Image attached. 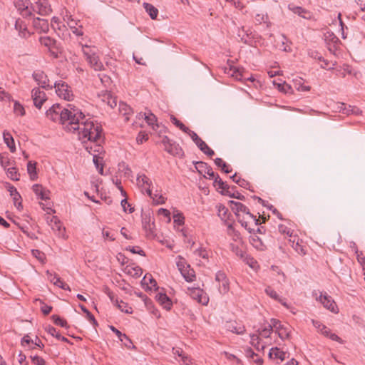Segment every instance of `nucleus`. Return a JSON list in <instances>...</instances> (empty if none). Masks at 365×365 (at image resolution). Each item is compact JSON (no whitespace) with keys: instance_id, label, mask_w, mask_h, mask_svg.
<instances>
[{"instance_id":"nucleus-1","label":"nucleus","mask_w":365,"mask_h":365,"mask_svg":"<svg viewBox=\"0 0 365 365\" xmlns=\"http://www.w3.org/2000/svg\"><path fill=\"white\" fill-rule=\"evenodd\" d=\"M46 115L52 121L61 123L68 131H78L83 140L98 136L93 121L86 118L81 110L73 104H67L64 108L58 103L53 104L46 110Z\"/></svg>"},{"instance_id":"nucleus-2","label":"nucleus","mask_w":365,"mask_h":365,"mask_svg":"<svg viewBox=\"0 0 365 365\" xmlns=\"http://www.w3.org/2000/svg\"><path fill=\"white\" fill-rule=\"evenodd\" d=\"M93 125L95 127V129L96 128V132H98V137L95 138L87 139L85 140H83V139H81L80 138V133L78 131H76L78 135V139L82 142L83 144H84L85 149L91 154V155H96V153L101 154L103 152V147L101 145V143L102 142V128L101 125L98 123H94Z\"/></svg>"},{"instance_id":"nucleus-3","label":"nucleus","mask_w":365,"mask_h":365,"mask_svg":"<svg viewBox=\"0 0 365 365\" xmlns=\"http://www.w3.org/2000/svg\"><path fill=\"white\" fill-rule=\"evenodd\" d=\"M81 50L86 61L93 70L100 71L103 69V64L100 61L99 56L97 55L94 48L83 45Z\"/></svg>"},{"instance_id":"nucleus-4","label":"nucleus","mask_w":365,"mask_h":365,"mask_svg":"<svg viewBox=\"0 0 365 365\" xmlns=\"http://www.w3.org/2000/svg\"><path fill=\"white\" fill-rule=\"evenodd\" d=\"M56 88V94L61 98L71 101L73 100V92L71 87L64 81H56L53 86Z\"/></svg>"},{"instance_id":"nucleus-5","label":"nucleus","mask_w":365,"mask_h":365,"mask_svg":"<svg viewBox=\"0 0 365 365\" xmlns=\"http://www.w3.org/2000/svg\"><path fill=\"white\" fill-rule=\"evenodd\" d=\"M162 144L164 146L165 150L169 154L178 157L183 156V151L181 147L175 142L171 140L168 136L163 137Z\"/></svg>"},{"instance_id":"nucleus-6","label":"nucleus","mask_w":365,"mask_h":365,"mask_svg":"<svg viewBox=\"0 0 365 365\" xmlns=\"http://www.w3.org/2000/svg\"><path fill=\"white\" fill-rule=\"evenodd\" d=\"M237 220L243 227L248 230L250 233H252L255 231L254 229L249 226L250 221H253L256 226L260 224L259 220L257 219L253 214H252L249 210L247 212L237 217Z\"/></svg>"},{"instance_id":"nucleus-7","label":"nucleus","mask_w":365,"mask_h":365,"mask_svg":"<svg viewBox=\"0 0 365 365\" xmlns=\"http://www.w3.org/2000/svg\"><path fill=\"white\" fill-rule=\"evenodd\" d=\"M313 326L319 331L322 335L329 338L333 341H336L340 344H343L344 341L338 336L336 334L331 333V330L327 327L324 324L317 320L312 321Z\"/></svg>"},{"instance_id":"nucleus-8","label":"nucleus","mask_w":365,"mask_h":365,"mask_svg":"<svg viewBox=\"0 0 365 365\" xmlns=\"http://www.w3.org/2000/svg\"><path fill=\"white\" fill-rule=\"evenodd\" d=\"M187 293L191 298L196 300L198 303L202 305H207L208 304L209 298L203 289L199 287H188Z\"/></svg>"},{"instance_id":"nucleus-9","label":"nucleus","mask_w":365,"mask_h":365,"mask_svg":"<svg viewBox=\"0 0 365 365\" xmlns=\"http://www.w3.org/2000/svg\"><path fill=\"white\" fill-rule=\"evenodd\" d=\"M316 299L323 304L324 308L333 313H338L339 310L335 302L327 293H320L319 296L316 297Z\"/></svg>"},{"instance_id":"nucleus-10","label":"nucleus","mask_w":365,"mask_h":365,"mask_svg":"<svg viewBox=\"0 0 365 365\" xmlns=\"http://www.w3.org/2000/svg\"><path fill=\"white\" fill-rule=\"evenodd\" d=\"M32 11L39 15L46 16L51 12V8L48 0H38L34 5H31V11Z\"/></svg>"},{"instance_id":"nucleus-11","label":"nucleus","mask_w":365,"mask_h":365,"mask_svg":"<svg viewBox=\"0 0 365 365\" xmlns=\"http://www.w3.org/2000/svg\"><path fill=\"white\" fill-rule=\"evenodd\" d=\"M33 78L34 81L39 85L41 88L45 89H51L53 88V86L49 85V79L48 78L47 75L42 71H35L32 74Z\"/></svg>"},{"instance_id":"nucleus-12","label":"nucleus","mask_w":365,"mask_h":365,"mask_svg":"<svg viewBox=\"0 0 365 365\" xmlns=\"http://www.w3.org/2000/svg\"><path fill=\"white\" fill-rule=\"evenodd\" d=\"M137 184L143 190H145L150 197H152V190L150 189L152 181L145 174H138L137 177Z\"/></svg>"},{"instance_id":"nucleus-13","label":"nucleus","mask_w":365,"mask_h":365,"mask_svg":"<svg viewBox=\"0 0 365 365\" xmlns=\"http://www.w3.org/2000/svg\"><path fill=\"white\" fill-rule=\"evenodd\" d=\"M29 0H16L15 6L19 11L23 17H28L32 15L31 6Z\"/></svg>"},{"instance_id":"nucleus-14","label":"nucleus","mask_w":365,"mask_h":365,"mask_svg":"<svg viewBox=\"0 0 365 365\" xmlns=\"http://www.w3.org/2000/svg\"><path fill=\"white\" fill-rule=\"evenodd\" d=\"M31 97L34 101V106L41 108L43 103L46 101V93L41 91L38 88H34L31 91Z\"/></svg>"},{"instance_id":"nucleus-15","label":"nucleus","mask_w":365,"mask_h":365,"mask_svg":"<svg viewBox=\"0 0 365 365\" xmlns=\"http://www.w3.org/2000/svg\"><path fill=\"white\" fill-rule=\"evenodd\" d=\"M194 163L196 170L200 174L203 175L204 176L207 174L209 176V179H213L215 177V173L207 163L202 161L195 162Z\"/></svg>"},{"instance_id":"nucleus-16","label":"nucleus","mask_w":365,"mask_h":365,"mask_svg":"<svg viewBox=\"0 0 365 365\" xmlns=\"http://www.w3.org/2000/svg\"><path fill=\"white\" fill-rule=\"evenodd\" d=\"M225 327L227 330L237 334H242L245 331V327L241 323L236 321L227 322L225 324Z\"/></svg>"},{"instance_id":"nucleus-17","label":"nucleus","mask_w":365,"mask_h":365,"mask_svg":"<svg viewBox=\"0 0 365 365\" xmlns=\"http://www.w3.org/2000/svg\"><path fill=\"white\" fill-rule=\"evenodd\" d=\"M34 192L36 194L38 199L46 200L49 199V190L44 188L41 185L35 184L32 187Z\"/></svg>"},{"instance_id":"nucleus-18","label":"nucleus","mask_w":365,"mask_h":365,"mask_svg":"<svg viewBox=\"0 0 365 365\" xmlns=\"http://www.w3.org/2000/svg\"><path fill=\"white\" fill-rule=\"evenodd\" d=\"M48 222L51 229L56 232L59 237L63 236L65 229L63 227L62 228L61 222L56 216H52L49 219Z\"/></svg>"},{"instance_id":"nucleus-19","label":"nucleus","mask_w":365,"mask_h":365,"mask_svg":"<svg viewBox=\"0 0 365 365\" xmlns=\"http://www.w3.org/2000/svg\"><path fill=\"white\" fill-rule=\"evenodd\" d=\"M289 9L293 11V13H294L295 14H297L298 16L302 17L303 19H311L312 18V12L302 7L289 4Z\"/></svg>"},{"instance_id":"nucleus-20","label":"nucleus","mask_w":365,"mask_h":365,"mask_svg":"<svg viewBox=\"0 0 365 365\" xmlns=\"http://www.w3.org/2000/svg\"><path fill=\"white\" fill-rule=\"evenodd\" d=\"M34 28L40 32L47 33L49 30V24L46 19L41 18H34L33 20Z\"/></svg>"},{"instance_id":"nucleus-21","label":"nucleus","mask_w":365,"mask_h":365,"mask_svg":"<svg viewBox=\"0 0 365 365\" xmlns=\"http://www.w3.org/2000/svg\"><path fill=\"white\" fill-rule=\"evenodd\" d=\"M155 299L164 309L167 310L171 309L173 305L172 301L165 293L158 292L155 296Z\"/></svg>"},{"instance_id":"nucleus-22","label":"nucleus","mask_w":365,"mask_h":365,"mask_svg":"<svg viewBox=\"0 0 365 365\" xmlns=\"http://www.w3.org/2000/svg\"><path fill=\"white\" fill-rule=\"evenodd\" d=\"M142 225L143 229L147 232V235H151L153 234V227L154 223H151V217L150 214L144 213L142 215Z\"/></svg>"},{"instance_id":"nucleus-23","label":"nucleus","mask_w":365,"mask_h":365,"mask_svg":"<svg viewBox=\"0 0 365 365\" xmlns=\"http://www.w3.org/2000/svg\"><path fill=\"white\" fill-rule=\"evenodd\" d=\"M230 202L231 209L235 212V215L237 216V218L242 214H244L245 212H247V210H249L245 205H243L241 202L232 200H231Z\"/></svg>"},{"instance_id":"nucleus-24","label":"nucleus","mask_w":365,"mask_h":365,"mask_svg":"<svg viewBox=\"0 0 365 365\" xmlns=\"http://www.w3.org/2000/svg\"><path fill=\"white\" fill-rule=\"evenodd\" d=\"M143 115L145 120L148 124V125L151 126L153 130H157V129L159 128L157 117L153 113H151L150 110L144 113Z\"/></svg>"},{"instance_id":"nucleus-25","label":"nucleus","mask_w":365,"mask_h":365,"mask_svg":"<svg viewBox=\"0 0 365 365\" xmlns=\"http://www.w3.org/2000/svg\"><path fill=\"white\" fill-rule=\"evenodd\" d=\"M6 187L8 191L10 192L11 197L13 198L15 206H16L18 209H20V207L22 208L21 202H19L21 197L18 192L16 188L10 184H8Z\"/></svg>"},{"instance_id":"nucleus-26","label":"nucleus","mask_w":365,"mask_h":365,"mask_svg":"<svg viewBox=\"0 0 365 365\" xmlns=\"http://www.w3.org/2000/svg\"><path fill=\"white\" fill-rule=\"evenodd\" d=\"M250 242L251 245L259 251H264L266 250V245L264 244L261 238H259L255 232L250 235Z\"/></svg>"},{"instance_id":"nucleus-27","label":"nucleus","mask_w":365,"mask_h":365,"mask_svg":"<svg viewBox=\"0 0 365 365\" xmlns=\"http://www.w3.org/2000/svg\"><path fill=\"white\" fill-rule=\"evenodd\" d=\"M15 29L19 31V35L23 38H26L29 35V32L27 31L26 24H25L24 21L20 19H18L16 21Z\"/></svg>"},{"instance_id":"nucleus-28","label":"nucleus","mask_w":365,"mask_h":365,"mask_svg":"<svg viewBox=\"0 0 365 365\" xmlns=\"http://www.w3.org/2000/svg\"><path fill=\"white\" fill-rule=\"evenodd\" d=\"M3 138L4 143L6 144L10 151L11 153H14L16 151V146L14 143V140L11 133L6 130H4L3 133Z\"/></svg>"},{"instance_id":"nucleus-29","label":"nucleus","mask_w":365,"mask_h":365,"mask_svg":"<svg viewBox=\"0 0 365 365\" xmlns=\"http://www.w3.org/2000/svg\"><path fill=\"white\" fill-rule=\"evenodd\" d=\"M269 357L270 359H278L280 361H282L285 359L286 353L277 347H273L269 350Z\"/></svg>"},{"instance_id":"nucleus-30","label":"nucleus","mask_w":365,"mask_h":365,"mask_svg":"<svg viewBox=\"0 0 365 365\" xmlns=\"http://www.w3.org/2000/svg\"><path fill=\"white\" fill-rule=\"evenodd\" d=\"M180 273L185 281L188 282H193L195 279V272L190 266L186 267L184 270H181Z\"/></svg>"},{"instance_id":"nucleus-31","label":"nucleus","mask_w":365,"mask_h":365,"mask_svg":"<svg viewBox=\"0 0 365 365\" xmlns=\"http://www.w3.org/2000/svg\"><path fill=\"white\" fill-rule=\"evenodd\" d=\"M142 284L146 285L149 289L155 287V289H158L157 282L151 274H145L142 279Z\"/></svg>"},{"instance_id":"nucleus-32","label":"nucleus","mask_w":365,"mask_h":365,"mask_svg":"<svg viewBox=\"0 0 365 365\" xmlns=\"http://www.w3.org/2000/svg\"><path fill=\"white\" fill-rule=\"evenodd\" d=\"M235 188V186L230 187V188L226 190V191H221V193L224 195H227L232 198H236L241 200H245V197L243 195H242L237 191H234Z\"/></svg>"},{"instance_id":"nucleus-33","label":"nucleus","mask_w":365,"mask_h":365,"mask_svg":"<svg viewBox=\"0 0 365 365\" xmlns=\"http://www.w3.org/2000/svg\"><path fill=\"white\" fill-rule=\"evenodd\" d=\"M247 358L252 359L257 365H262L263 359L257 354L255 353L252 349H247L245 351Z\"/></svg>"},{"instance_id":"nucleus-34","label":"nucleus","mask_w":365,"mask_h":365,"mask_svg":"<svg viewBox=\"0 0 365 365\" xmlns=\"http://www.w3.org/2000/svg\"><path fill=\"white\" fill-rule=\"evenodd\" d=\"M250 343L257 350V351H263L264 349V345H262L260 344V337L258 334H252L250 336Z\"/></svg>"},{"instance_id":"nucleus-35","label":"nucleus","mask_w":365,"mask_h":365,"mask_svg":"<svg viewBox=\"0 0 365 365\" xmlns=\"http://www.w3.org/2000/svg\"><path fill=\"white\" fill-rule=\"evenodd\" d=\"M143 7L152 19H155L158 14V10L152 4L144 3Z\"/></svg>"},{"instance_id":"nucleus-36","label":"nucleus","mask_w":365,"mask_h":365,"mask_svg":"<svg viewBox=\"0 0 365 365\" xmlns=\"http://www.w3.org/2000/svg\"><path fill=\"white\" fill-rule=\"evenodd\" d=\"M213 179L214 186H217V189H220L221 191H226V190L230 188V186L226 182H223L217 174H215V177Z\"/></svg>"},{"instance_id":"nucleus-37","label":"nucleus","mask_w":365,"mask_h":365,"mask_svg":"<svg viewBox=\"0 0 365 365\" xmlns=\"http://www.w3.org/2000/svg\"><path fill=\"white\" fill-rule=\"evenodd\" d=\"M36 163L29 161L27 164V171L31 180H35L37 178L36 173Z\"/></svg>"},{"instance_id":"nucleus-38","label":"nucleus","mask_w":365,"mask_h":365,"mask_svg":"<svg viewBox=\"0 0 365 365\" xmlns=\"http://www.w3.org/2000/svg\"><path fill=\"white\" fill-rule=\"evenodd\" d=\"M125 272L131 275L132 277H139L141 276L142 273H143V271H142V269L138 267V266H136V267H130V266H127L125 267Z\"/></svg>"},{"instance_id":"nucleus-39","label":"nucleus","mask_w":365,"mask_h":365,"mask_svg":"<svg viewBox=\"0 0 365 365\" xmlns=\"http://www.w3.org/2000/svg\"><path fill=\"white\" fill-rule=\"evenodd\" d=\"M93 161L98 173L101 175H103V158L98 155H93Z\"/></svg>"},{"instance_id":"nucleus-40","label":"nucleus","mask_w":365,"mask_h":365,"mask_svg":"<svg viewBox=\"0 0 365 365\" xmlns=\"http://www.w3.org/2000/svg\"><path fill=\"white\" fill-rule=\"evenodd\" d=\"M294 86L299 91L304 92L310 90V87L309 86L304 85V82L302 78L294 80Z\"/></svg>"},{"instance_id":"nucleus-41","label":"nucleus","mask_w":365,"mask_h":365,"mask_svg":"<svg viewBox=\"0 0 365 365\" xmlns=\"http://www.w3.org/2000/svg\"><path fill=\"white\" fill-rule=\"evenodd\" d=\"M193 254L195 255V256L201 257L204 259H208L209 258V252L205 247H202L196 249L194 251Z\"/></svg>"},{"instance_id":"nucleus-42","label":"nucleus","mask_w":365,"mask_h":365,"mask_svg":"<svg viewBox=\"0 0 365 365\" xmlns=\"http://www.w3.org/2000/svg\"><path fill=\"white\" fill-rule=\"evenodd\" d=\"M81 309L86 314L88 319L92 323L93 326H97L98 323L94 316L88 311V309L83 304H79Z\"/></svg>"},{"instance_id":"nucleus-43","label":"nucleus","mask_w":365,"mask_h":365,"mask_svg":"<svg viewBox=\"0 0 365 365\" xmlns=\"http://www.w3.org/2000/svg\"><path fill=\"white\" fill-rule=\"evenodd\" d=\"M277 333L280 339H285L289 337L290 331L288 327L283 326L278 329Z\"/></svg>"},{"instance_id":"nucleus-44","label":"nucleus","mask_w":365,"mask_h":365,"mask_svg":"<svg viewBox=\"0 0 365 365\" xmlns=\"http://www.w3.org/2000/svg\"><path fill=\"white\" fill-rule=\"evenodd\" d=\"M7 176L12 180L17 181L19 180V174L16 170V168L11 167L7 169Z\"/></svg>"},{"instance_id":"nucleus-45","label":"nucleus","mask_w":365,"mask_h":365,"mask_svg":"<svg viewBox=\"0 0 365 365\" xmlns=\"http://www.w3.org/2000/svg\"><path fill=\"white\" fill-rule=\"evenodd\" d=\"M227 233L232 237L233 240L237 241L240 240V233L235 230L231 224L227 227Z\"/></svg>"},{"instance_id":"nucleus-46","label":"nucleus","mask_w":365,"mask_h":365,"mask_svg":"<svg viewBox=\"0 0 365 365\" xmlns=\"http://www.w3.org/2000/svg\"><path fill=\"white\" fill-rule=\"evenodd\" d=\"M170 120L176 127H178L182 132H186L187 130H189V128L186 127L182 122L178 120L173 115H170Z\"/></svg>"},{"instance_id":"nucleus-47","label":"nucleus","mask_w":365,"mask_h":365,"mask_svg":"<svg viewBox=\"0 0 365 365\" xmlns=\"http://www.w3.org/2000/svg\"><path fill=\"white\" fill-rule=\"evenodd\" d=\"M289 242L290 243L292 247L297 252L302 253L303 255L305 254V252H304L303 247L301 245H299L298 240L295 242V237H294L293 240L289 239Z\"/></svg>"},{"instance_id":"nucleus-48","label":"nucleus","mask_w":365,"mask_h":365,"mask_svg":"<svg viewBox=\"0 0 365 365\" xmlns=\"http://www.w3.org/2000/svg\"><path fill=\"white\" fill-rule=\"evenodd\" d=\"M51 319L56 325L60 326L63 328H68L67 322L65 319L61 318L59 316L52 315Z\"/></svg>"},{"instance_id":"nucleus-49","label":"nucleus","mask_w":365,"mask_h":365,"mask_svg":"<svg viewBox=\"0 0 365 365\" xmlns=\"http://www.w3.org/2000/svg\"><path fill=\"white\" fill-rule=\"evenodd\" d=\"M120 112L125 116V120H128V115L132 111L131 108L128 106L126 103H120V107H119Z\"/></svg>"},{"instance_id":"nucleus-50","label":"nucleus","mask_w":365,"mask_h":365,"mask_svg":"<svg viewBox=\"0 0 365 365\" xmlns=\"http://www.w3.org/2000/svg\"><path fill=\"white\" fill-rule=\"evenodd\" d=\"M265 293L270 297L271 298L278 301L282 302V298L277 294V293L270 287L267 286L265 288Z\"/></svg>"},{"instance_id":"nucleus-51","label":"nucleus","mask_w":365,"mask_h":365,"mask_svg":"<svg viewBox=\"0 0 365 365\" xmlns=\"http://www.w3.org/2000/svg\"><path fill=\"white\" fill-rule=\"evenodd\" d=\"M40 42L42 45H44L48 48L53 47L56 43V41L48 36L41 37Z\"/></svg>"},{"instance_id":"nucleus-52","label":"nucleus","mask_w":365,"mask_h":365,"mask_svg":"<svg viewBox=\"0 0 365 365\" xmlns=\"http://www.w3.org/2000/svg\"><path fill=\"white\" fill-rule=\"evenodd\" d=\"M13 162L11 160V159L8 157V155H0V165L4 168V170L6 169L8 166L12 165Z\"/></svg>"},{"instance_id":"nucleus-53","label":"nucleus","mask_w":365,"mask_h":365,"mask_svg":"<svg viewBox=\"0 0 365 365\" xmlns=\"http://www.w3.org/2000/svg\"><path fill=\"white\" fill-rule=\"evenodd\" d=\"M63 21L66 22L70 29H73L77 26V21L73 19L71 15H65L63 16Z\"/></svg>"},{"instance_id":"nucleus-54","label":"nucleus","mask_w":365,"mask_h":365,"mask_svg":"<svg viewBox=\"0 0 365 365\" xmlns=\"http://www.w3.org/2000/svg\"><path fill=\"white\" fill-rule=\"evenodd\" d=\"M231 179L236 182L237 185H239L240 187L246 188L248 185V182L246 181L244 179H242L240 178L237 177V174H234L232 176H231Z\"/></svg>"},{"instance_id":"nucleus-55","label":"nucleus","mask_w":365,"mask_h":365,"mask_svg":"<svg viewBox=\"0 0 365 365\" xmlns=\"http://www.w3.org/2000/svg\"><path fill=\"white\" fill-rule=\"evenodd\" d=\"M229 280H224L223 282H220L219 284V291L221 294H226L229 292Z\"/></svg>"},{"instance_id":"nucleus-56","label":"nucleus","mask_w":365,"mask_h":365,"mask_svg":"<svg viewBox=\"0 0 365 365\" xmlns=\"http://www.w3.org/2000/svg\"><path fill=\"white\" fill-rule=\"evenodd\" d=\"M218 215L222 219L226 220L228 218V209L222 205H220L218 207Z\"/></svg>"},{"instance_id":"nucleus-57","label":"nucleus","mask_w":365,"mask_h":365,"mask_svg":"<svg viewBox=\"0 0 365 365\" xmlns=\"http://www.w3.org/2000/svg\"><path fill=\"white\" fill-rule=\"evenodd\" d=\"M272 331V327L268 324L267 326H266L263 329H262L260 331H259L258 335L263 336L264 338H267L269 336Z\"/></svg>"},{"instance_id":"nucleus-58","label":"nucleus","mask_w":365,"mask_h":365,"mask_svg":"<svg viewBox=\"0 0 365 365\" xmlns=\"http://www.w3.org/2000/svg\"><path fill=\"white\" fill-rule=\"evenodd\" d=\"M231 76L234 78H235L237 80H241L243 77L242 73L240 68L236 67H232L230 68Z\"/></svg>"},{"instance_id":"nucleus-59","label":"nucleus","mask_w":365,"mask_h":365,"mask_svg":"<svg viewBox=\"0 0 365 365\" xmlns=\"http://www.w3.org/2000/svg\"><path fill=\"white\" fill-rule=\"evenodd\" d=\"M278 88H279V90L285 93H292V88L291 86H289V84L286 83H279L278 84Z\"/></svg>"},{"instance_id":"nucleus-60","label":"nucleus","mask_w":365,"mask_h":365,"mask_svg":"<svg viewBox=\"0 0 365 365\" xmlns=\"http://www.w3.org/2000/svg\"><path fill=\"white\" fill-rule=\"evenodd\" d=\"M269 325L272 327V330L274 329L276 332L279 328H282L284 326L282 324L280 321L276 319H271L270 324H269Z\"/></svg>"},{"instance_id":"nucleus-61","label":"nucleus","mask_w":365,"mask_h":365,"mask_svg":"<svg viewBox=\"0 0 365 365\" xmlns=\"http://www.w3.org/2000/svg\"><path fill=\"white\" fill-rule=\"evenodd\" d=\"M189 266H190V265L187 264V262H185L184 258H182L181 256H178V261L177 262V267L180 272H181V270H184V269L186 267H189Z\"/></svg>"},{"instance_id":"nucleus-62","label":"nucleus","mask_w":365,"mask_h":365,"mask_svg":"<svg viewBox=\"0 0 365 365\" xmlns=\"http://www.w3.org/2000/svg\"><path fill=\"white\" fill-rule=\"evenodd\" d=\"M14 110L16 114L19 115H24L25 113L24 107L19 103L17 102L14 103Z\"/></svg>"},{"instance_id":"nucleus-63","label":"nucleus","mask_w":365,"mask_h":365,"mask_svg":"<svg viewBox=\"0 0 365 365\" xmlns=\"http://www.w3.org/2000/svg\"><path fill=\"white\" fill-rule=\"evenodd\" d=\"M46 331L51 334V336L56 337L57 339L60 337L59 332L56 330V329L51 326H48L46 327Z\"/></svg>"},{"instance_id":"nucleus-64","label":"nucleus","mask_w":365,"mask_h":365,"mask_svg":"<svg viewBox=\"0 0 365 365\" xmlns=\"http://www.w3.org/2000/svg\"><path fill=\"white\" fill-rule=\"evenodd\" d=\"M31 358L32 362L35 365H46L45 360L43 358H41L37 355L31 356Z\"/></svg>"}]
</instances>
